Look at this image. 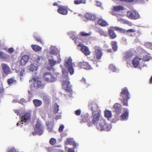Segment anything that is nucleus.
<instances>
[{
    "label": "nucleus",
    "mask_w": 152,
    "mask_h": 152,
    "mask_svg": "<svg viewBox=\"0 0 152 152\" xmlns=\"http://www.w3.org/2000/svg\"><path fill=\"white\" fill-rule=\"evenodd\" d=\"M73 39L74 40L75 42V44H77L80 42L79 40H80L79 38L76 37L74 38Z\"/></svg>",
    "instance_id": "603ef678"
},
{
    "label": "nucleus",
    "mask_w": 152,
    "mask_h": 152,
    "mask_svg": "<svg viewBox=\"0 0 152 152\" xmlns=\"http://www.w3.org/2000/svg\"><path fill=\"white\" fill-rule=\"evenodd\" d=\"M81 113V110L80 109L77 110L75 111V114L77 115H79Z\"/></svg>",
    "instance_id": "864d4df0"
},
{
    "label": "nucleus",
    "mask_w": 152,
    "mask_h": 152,
    "mask_svg": "<svg viewBox=\"0 0 152 152\" xmlns=\"http://www.w3.org/2000/svg\"><path fill=\"white\" fill-rule=\"evenodd\" d=\"M29 58L30 56L29 55H24L19 58L18 62L20 65L23 66L28 62Z\"/></svg>",
    "instance_id": "9d476101"
},
{
    "label": "nucleus",
    "mask_w": 152,
    "mask_h": 152,
    "mask_svg": "<svg viewBox=\"0 0 152 152\" xmlns=\"http://www.w3.org/2000/svg\"><path fill=\"white\" fill-rule=\"evenodd\" d=\"M50 143L52 145H53L56 143V140L53 138H52L49 141Z\"/></svg>",
    "instance_id": "de8ad7c7"
},
{
    "label": "nucleus",
    "mask_w": 152,
    "mask_h": 152,
    "mask_svg": "<svg viewBox=\"0 0 152 152\" xmlns=\"http://www.w3.org/2000/svg\"><path fill=\"white\" fill-rule=\"evenodd\" d=\"M141 59V58L138 57H136L133 59L132 64L135 68H137L138 66L140 61Z\"/></svg>",
    "instance_id": "a211bd4d"
},
{
    "label": "nucleus",
    "mask_w": 152,
    "mask_h": 152,
    "mask_svg": "<svg viewBox=\"0 0 152 152\" xmlns=\"http://www.w3.org/2000/svg\"><path fill=\"white\" fill-rule=\"evenodd\" d=\"M22 124H21V123L20 122V121H18L17 124V125L18 126H20L21 125H22ZM22 126H23L22 125H21V127H22Z\"/></svg>",
    "instance_id": "0e129e2a"
},
{
    "label": "nucleus",
    "mask_w": 152,
    "mask_h": 152,
    "mask_svg": "<svg viewBox=\"0 0 152 152\" xmlns=\"http://www.w3.org/2000/svg\"><path fill=\"white\" fill-rule=\"evenodd\" d=\"M104 115L107 118H111L112 116V113L110 111L107 110L104 112Z\"/></svg>",
    "instance_id": "c9c22d12"
},
{
    "label": "nucleus",
    "mask_w": 152,
    "mask_h": 152,
    "mask_svg": "<svg viewBox=\"0 0 152 152\" xmlns=\"http://www.w3.org/2000/svg\"><path fill=\"white\" fill-rule=\"evenodd\" d=\"M31 47L33 50L35 51H40L42 50V48L37 45H32Z\"/></svg>",
    "instance_id": "c756f323"
},
{
    "label": "nucleus",
    "mask_w": 152,
    "mask_h": 152,
    "mask_svg": "<svg viewBox=\"0 0 152 152\" xmlns=\"http://www.w3.org/2000/svg\"><path fill=\"white\" fill-rule=\"evenodd\" d=\"M108 34L110 37V38L112 39H114L117 37V35L114 31L111 29H109L108 30Z\"/></svg>",
    "instance_id": "5701e85b"
},
{
    "label": "nucleus",
    "mask_w": 152,
    "mask_h": 152,
    "mask_svg": "<svg viewBox=\"0 0 152 152\" xmlns=\"http://www.w3.org/2000/svg\"><path fill=\"white\" fill-rule=\"evenodd\" d=\"M58 7L57 12L59 14L62 15H66L67 14L68 11L66 7L63 6H58Z\"/></svg>",
    "instance_id": "4468645a"
},
{
    "label": "nucleus",
    "mask_w": 152,
    "mask_h": 152,
    "mask_svg": "<svg viewBox=\"0 0 152 152\" xmlns=\"http://www.w3.org/2000/svg\"><path fill=\"white\" fill-rule=\"evenodd\" d=\"M133 56V54L131 51H128L124 53L123 58L125 60H129L132 58Z\"/></svg>",
    "instance_id": "dca6fc26"
},
{
    "label": "nucleus",
    "mask_w": 152,
    "mask_h": 152,
    "mask_svg": "<svg viewBox=\"0 0 152 152\" xmlns=\"http://www.w3.org/2000/svg\"><path fill=\"white\" fill-rule=\"evenodd\" d=\"M48 62L50 65L52 66H54L56 63V61L52 59H49L48 60Z\"/></svg>",
    "instance_id": "c03bdc74"
},
{
    "label": "nucleus",
    "mask_w": 152,
    "mask_h": 152,
    "mask_svg": "<svg viewBox=\"0 0 152 152\" xmlns=\"http://www.w3.org/2000/svg\"><path fill=\"white\" fill-rule=\"evenodd\" d=\"M80 35L82 37L89 36L91 35V32H89V33H87L85 31H83L80 32Z\"/></svg>",
    "instance_id": "473e14b6"
},
{
    "label": "nucleus",
    "mask_w": 152,
    "mask_h": 152,
    "mask_svg": "<svg viewBox=\"0 0 152 152\" xmlns=\"http://www.w3.org/2000/svg\"><path fill=\"white\" fill-rule=\"evenodd\" d=\"M126 16L129 18L134 20L137 19L140 17L139 13L134 11H128L126 14Z\"/></svg>",
    "instance_id": "1a4fd4ad"
},
{
    "label": "nucleus",
    "mask_w": 152,
    "mask_h": 152,
    "mask_svg": "<svg viewBox=\"0 0 152 152\" xmlns=\"http://www.w3.org/2000/svg\"><path fill=\"white\" fill-rule=\"evenodd\" d=\"M47 129L49 132H52L53 131V127L48 126Z\"/></svg>",
    "instance_id": "4d7b16f0"
},
{
    "label": "nucleus",
    "mask_w": 152,
    "mask_h": 152,
    "mask_svg": "<svg viewBox=\"0 0 152 152\" xmlns=\"http://www.w3.org/2000/svg\"><path fill=\"white\" fill-rule=\"evenodd\" d=\"M7 58V55L4 53L0 51V58L6 59Z\"/></svg>",
    "instance_id": "79ce46f5"
},
{
    "label": "nucleus",
    "mask_w": 152,
    "mask_h": 152,
    "mask_svg": "<svg viewBox=\"0 0 152 152\" xmlns=\"http://www.w3.org/2000/svg\"><path fill=\"white\" fill-rule=\"evenodd\" d=\"M82 120L80 121V123H82L83 122H86L88 121L89 119L88 116L87 115H81Z\"/></svg>",
    "instance_id": "bb28decb"
},
{
    "label": "nucleus",
    "mask_w": 152,
    "mask_h": 152,
    "mask_svg": "<svg viewBox=\"0 0 152 152\" xmlns=\"http://www.w3.org/2000/svg\"><path fill=\"white\" fill-rule=\"evenodd\" d=\"M43 60V58L42 57L37 56L35 59V61L38 63H40Z\"/></svg>",
    "instance_id": "37998d69"
},
{
    "label": "nucleus",
    "mask_w": 152,
    "mask_h": 152,
    "mask_svg": "<svg viewBox=\"0 0 152 152\" xmlns=\"http://www.w3.org/2000/svg\"><path fill=\"white\" fill-rule=\"evenodd\" d=\"M122 23L125 24H127L129 26H131L132 25V23L127 20L122 19Z\"/></svg>",
    "instance_id": "a18cd8bd"
},
{
    "label": "nucleus",
    "mask_w": 152,
    "mask_h": 152,
    "mask_svg": "<svg viewBox=\"0 0 152 152\" xmlns=\"http://www.w3.org/2000/svg\"><path fill=\"white\" fill-rule=\"evenodd\" d=\"M142 59L144 61H148L151 59V57L148 55H143Z\"/></svg>",
    "instance_id": "a19ab883"
},
{
    "label": "nucleus",
    "mask_w": 152,
    "mask_h": 152,
    "mask_svg": "<svg viewBox=\"0 0 152 152\" xmlns=\"http://www.w3.org/2000/svg\"><path fill=\"white\" fill-rule=\"evenodd\" d=\"M14 51L15 50L13 48H10V54L14 52Z\"/></svg>",
    "instance_id": "bf43d9fd"
},
{
    "label": "nucleus",
    "mask_w": 152,
    "mask_h": 152,
    "mask_svg": "<svg viewBox=\"0 0 152 152\" xmlns=\"http://www.w3.org/2000/svg\"><path fill=\"white\" fill-rule=\"evenodd\" d=\"M63 79L62 83V86L66 91L67 92H70L72 89L70 86V82L69 81L68 76V73L66 71L63 72Z\"/></svg>",
    "instance_id": "f03ea898"
},
{
    "label": "nucleus",
    "mask_w": 152,
    "mask_h": 152,
    "mask_svg": "<svg viewBox=\"0 0 152 152\" xmlns=\"http://www.w3.org/2000/svg\"><path fill=\"white\" fill-rule=\"evenodd\" d=\"M94 56L95 60H100L103 55V53L101 49L99 47L95 46L94 47Z\"/></svg>",
    "instance_id": "0eeeda50"
},
{
    "label": "nucleus",
    "mask_w": 152,
    "mask_h": 152,
    "mask_svg": "<svg viewBox=\"0 0 152 152\" xmlns=\"http://www.w3.org/2000/svg\"><path fill=\"white\" fill-rule=\"evenodd\" d=\"M130 98V93L126 87L122 89L120 94L119 100L124 106H128V101Z\"/></svg>",
    "instance_id": "f257e3e1"
},
{
    "label": "nucleus",
    "mask_w": 152,
    "mask_h": 152,
    "mask_svg": "<svg viewBox=\"0 0 152 152\" xmlns=\"http://www.w3.org/2000/svg\"><path fill=\"white\" fill-rule=\"evenodd\" d=\"M59 106L56 103L54 105L53 109V112L55 114L57 113L59 110Z\"/></svg>",
    "instance_id": "ea45409f"
},
{
    "label": "nucleus",
    "mask_w": 152,
    "mask_h": 152,
    "mask_svg": "<svg viewBox=\"0 0 152 152\" xmlns=\"http://www.w3.org/2000/svg\"><path fill=\"white\" fill-rule=\"evenodd\" d=\"M98 32L101 35H103L104 37H107V32L104 31L102 29H100L99 31Z\"/></svg>",
    "instance_id": "4c0bfd02"
},
{
    "label": "nucleus",
    "mask_w": 152,
    "mask_h": 152,
    "mask_svg": "<svg viewBox=\"0 0 152 152\" xmlns=\"http://www.w3.org/2000/svg\"><path fill=\"white\" fill-rule=\"evenodd\" d=\"M98 23L102 27H105L109 25L108 23L102 18L98 19Z\"/></svg>",
    "instance_id": "4be33fe9"
},
{
    "label": "nucleus",
    "mask_w": 152,
    "mask_h": 152,
    "mask_svg": "<svg viewBox=\"0 0 152 152\" xmlns=\"http://www.w3.org/2000/svg\"><path fill=\"white\" fill-rule=\"evenodd\" d=\"M86 18L91 20H94L96 19V18L95 15L91 13H87L85 14V15Z\"/></svg>",
    "instance_id": "412c9836"
},
{
    "label": "nucleus",
    "mask_w": 152,
    "mask_h": 152,
    "mask_svg": "<svg viewBox=\"0 0 152 152\" xmlns=\"http://www.w3.org/2000/svg\"><path fill=\"white\" fill-rule=\"evenodd\" d=\"M10 152H17L15 149L12 148L10 150Z\"/></svg>",
    "instance_id": "680f3d73"
},
{
    "label": "nucleus",
    "mask_w": 152,
    "mask_h": 152,
    "mask_svg": "<svg viewBox=\"0 0 152 152\" xmlns=\"http://www.w3.org/2000/svg\"><path fill=\"white\" fill-rule=\"evenodd\" d=\"M64 128V125L61 124L60 125L58 131L59 132H61L63 130V129Z\"/></svg>",
    "instance_id": "8fccbe9b"
},
{
    "label": "nucleus",
    "mask_w": 152,
    "mask_h": 152,
    "mask_svg": "<svg viewBox=\"0 0 152 152\" xmlns=\"http://www.w3.org/2000/svg\"><path fill=\"white\" fill-rule=\"evenodd\" d=\"M31 118V115L30 114L28 113H26L24 114V115L21 118V120L20 121V122L21 123V124H23V122H27L30 120Z\"/></svg>",
    "instance_id": "2eb2a0df"
},
{
    "label": "nucleus",
    "mask_w": 152,
    "mask_h": 152,
    "mask_svg": "<svg viewBox=\"0 0 152 152\" xmlns=\"http://www.w3.org/2000/svg\"><path fill=\"white\" fill-rule=\"evenodd\" d=\"M97 129L101 131H109L111 129V126L108 124L104 119L101 120L96 125Z\"/></svg>",
    "instance_id": "7ed1b4c3"
},
{
    "label": "nucleus",
    "mask_w": 152,
    "mask_h": 152,
    "mask_svg": "<svg viewBox=\"0 0 152 152\" xmlns=\"http://www.w3.org/2000/svg\"><path fill=\"white\" fill-rule=\"evenodd\" d=\"M93 118L92 121H90L88 123L89 126H90L93 124H94L99 120L100 116V113L99 112L96 113L94 114H92Z\"/></svg>",
    "instance_id": "9b49d317"
},
{
    "label": "nucleus",
    "mask_w": 152,
    "mask_h": 152,
    "mask_svg": "<svg viewBox=\"0 0 152 152\" xmlns=\"http://www.w3.org/2000/svg\"><path fill=\"white\" fill-rule=\"evenodd\" d=\"M26 100L23 98L21 99L19 101V103L22 104H23L24 103H26Z\"/></svg>",
    "instance_id": "3c124183"
},
{
    "label": "nucleus",
    "mask_w": 152,
    "mask_h": 152,
    "mask_svg": "<svg viewBox=\"0 0 152 152\" xmlns=\"http://www.w3.org/2000/svg\"><path fill=\"white\" fill-rule=\"evenodd\" d=\"M127 35L129 36L133 37L134 36L136 38L140 37L142 34L141 31L140 30L136 31L134 29H130L127 30Z\"/></svg>",
    "instance_id": "423d86ee"
},
{
    "label": "nucleus",
    "mask_w": 152,
    "mask_h": 152,
    "mask_svg": "<svg viewBox=\"0 0 152 152\" xmlns=\"http://www.w3.org/2000/svg\"><path fill=\"white\" fill-rule=\"evenodd\" d=\"M2 67L4 73L6 75L8 74L10 70L8 66L5 64H2Z\"/></svg>",
    "instance_id": "a878e982"
},
{
    "label": "nucleus",
    "mask_w": 152,
    "mask_h": 152,
    "mask_svg": "<svg viewBox=\"0 0 152 152\" xmlns=\"http://www.w3.org/2000/svg\"><path fill=\"white\" fill-rule=\"evenodd\" d=\"M81 81L83 82H84V83H86V80L85 78H83L81 80Z\"/></svg>",
    "instance_id": "69168bd1"
},
{
    "label": "nucleus",
    "mask_w": 152,
    "mask_h": 152,
    "mask_svg": "<svg viewBox=\"0 0 152 152\" xmlns=\"http://www.w3.org/2000/svg\"><path fill=\"white\" fill-rule=\"evenodd\" d=\"M17 81L16 80H14L12 78H10V86L12 84H15L16 83Z\"/></svg>",
    "instance_id": "09e8293b"
},
{
    "label": "nucleus",
    "mask_w": 152,
    "mask_h": 152,
    "mask_svg": "<svg viewBox=\"0 0 152 152\" xmlns=\"http://www.w3.org/2000/svg\"><path fill=\"white\" fill-rule=\"evenodd\" d=\"M113 29L115 30L118 31L120 32L121 33H124L126 34H127V30H126L125 29L120 28L118 26H115L113 27Z\"/></svg>",
    "instance_id": "393cba45"
},
{
    "label": "nucleus",
    "mask_w": 152,
    "mask_h": 152,
    "mask_svg": "<svg viewBox=\"0 0 152 152\" xmlns=\"http://www.w3.org/2000/svg\"><path fill=\"white\" fill-rule=\"evenodd\" d=\"M110 70L113 72H116L117 71V69L115 66L113 64H110L109 67Z\"/></svg>",
    "instance_id": "f704fd0d"
},
{
    "label": "nucleus",
    "mask_w": 152,
    "mask_h": 152,
    "mask_svg": "<svg viewBox=\"0 0 152 152\" xmlns=\"http://www.w3.org/2000/svg\"><path fill=\"white\" fill-rule=\"evenodd\" d=\"M149 83L150 84H152V76H151V77L150 79V80L149 81Z\"/></svg>",
    "instance_id": "338daca9"
},
{
    "label": "nucleus",
    "mask_w": 152,
    "mask_h": 152,
    "mask_svg": "<svg viewBox=\"0 0 152 152\" xmlns=\"http://www.w3.org/2000/svg\"><path fill=\"white\" fill-rule=\"evenodd\" d=\"M124 10L123 7L121 6H117L114 7L113 11L111 12V13L113 15H116L114 13V11H119L121 10Z\"/></svg>",
    "instance_id": "6ab92c4d"
},
{
    "label": "nucleus",
    "mask_w": 152,
    "mask_h": 152,
    "mask_svg": "<svg viewBox=\"0 0 152 152\" xmlns=\"http://www.w3.org/2000/svg\"><path fill=\"white\" fill-rule=\"evenodd\" d=\"M74 145L75 148H77V147L78 146V144L75 143H74Z\"/></svg>",
    "instance_id": "774afa93"
},
{
    "label": "nucleus",
    "mask_w": 152,
    "mask_h": 152,
    "mask_svg": "<svg viewBox=\"0 0 152 152\" xmlns=\"http://www.w3.org/2000/svg\"><path fill=\"white\" fill-rule=\"evenodd\" d=\"M59 74L57 73L52 75L50 73L46 72L44 74L43 76L45 81L52 83L55 81L59 77Z\"/></svg>",
    "instance_id": "20e7f679"
},
{
    "label": "nucleus",
    "mask_w": 152,
    "mask_h": 152,
    "mask_svg": "<svg viewBox=\"0 0 152 152\" xmlns=\"http://www.w3.org/2000/svg\"><path fill=\"white\" fill-rule=\"evenodd\" d=\"M71 65H72V59L71 58H69L65 60V65L67 67L71 66Z\"/></svg>",
    "instance_id": "7c9ffc66"
},
{
    "label": "nucleus",
    "mask_w": 152,
    "mask_h": 152,
    "mask_svg": "<svg viewBox=\"0 0 152 152\" xmlns=\"http://www.w3.org/2000/svg\"><path fill=\"white\" fill-rule=\"evenodd\" d=\"M79 68H83L86 69H90L92 68L91 66L88 62H80L78 64Z\"/></svg>",
    "instance_id": "ddd939ff"
},
{
    "label": "nucleus",
    "mask_w": 152,
    "mask_h": 152,
    "mask_svg": "<svg viewBox=\"0 0 152 152\" xmlns=\"http://www.w3.org/2000/svg\"><path fill=\"white\" fill-rule=\"evenodd\" d=\"M50 53L53 55L56 54V51L55 50L52 49L50 51Z\"/></svg>",
    "instance_id": "6e6d98bb"
},
{
    "label": "nucleus",
    "mask_w": 152,
    "mask_h": 152,
    "mask_svg": "<svg viewBox=\"0 0 152 152\" xmlns=\"http://www.w3.org/2000/svg\"><path fill=\"white\" fill-rule=\"evenodd\" d=\"M129 114V110H127L121 116L122 120L125 121L127 120L128 118Z\"/></svg>",
    "instance_id": "b1692460"
},
{
    "label": "nucleus",
    "mask_w": 152,
    "mask_h": 152,
    "mask_svg": "<svg viewBox=\"0 0 152 152\" xmlns=\"http://www.w3.org/2000/svg\"><path fill=\"white\" fill-rule=\"evenodd\" d=\"M72 140L70 138H68L67 140L65 142V144L66 145L68 144L70 145L72 143Z\"/></svg>",
    "instance_id": "49530a36"
},
{
    "label": "nucleus",
    "mask_w": 152,
    "mask_h": 152,
    "mask_svg": "<svg viewBox=\"0 0 152 152\" xmlns=\"http://www.w3.org/2000/svg\"><path fill=\"white\" fill-rule=\"evenodd\" d=\"M77 46L81 48V50L86 56L90 54L91 52L88 48L86 46H84L82 43L79 44Z\"/></svg>",
    "instance_id": "f8f14e48"
},
{
    "label": "nucleus",
    "mask_w": 152,
    "mask_h": 152,
    "mask_svg": "<svg viewBox=\"0 0 152 152\" xmlns=\"http://www.w3.org/2000/svg\"><path fill=\"white\" fill-rule=\"evenodd\" d=\"M68 70L70 73L71 75H73L74 73V70L73 68L72 65H71V66L67 67Z\"/></svg>",
    "instance_id": "e433bc0d"
},
{
    "label": "nucleus",
    "mask_w": 152,
    "mask_h": 152,
    "mask_svg": "<svg viewBox=\"0 0 152 152\" xmlns=\"http://www.w3.org/2000/svg\"><path fill=\"white\" fill-rule=\"evenodd\" d=\"M113 108L115 113L119 114L121 113V105L118 103H115L113 106Z\"/></svg>",
    "instance_id": "f3484780"
},
{
    "label": "nucleus",
    "mask_w": 152,
    "mask_h": 152,
    "mask_svg": "<svg viewBox=\"0 0 152 152\" xmlns=\"http://www.w3.org/2000/svg\"><path fill=\"white\" fill-rule=\"evenodd\" d=\"M68 152H75L74 149L73 148H69L68 150Z\"/></svg>",
    "instance_id": "13d9d810"
},
{
    "label": "nucleus",
    "mask_w": 152,
    "mask_h": 152,
    "mask_svg": "<svg viewBox=\"0 0 152 152\" xmlns=\"http://www.w3.org/2000/svg\"><path fill=\"white\" fill-rule=\"evenodd\" d=\"M33 102L36 107L40 106L42 104V102L41 100L37 99H34Z\"/></svg>",
    "instance_id": "cd10ccee"
},
{
    "label": "nucleus",
    "mask_w": 152,
    "mask_h": 152,
    "mask_svg": "<svg viewBox=\"0 0 152 152\" xmlns=\"http://www.w3.org/2000/svg\"><path fill=\"white\" fill-rule=\"evenodd\" d=\"M74 3L75 4L78 5L81 4H85L86 3V0H75Z\"/></svg>",
    "instance_id": "2f4dec72"
},
{
    "label": "nucleus",
    "mask_w": 152,
    "mask_h": 152,
    "mask_svg": "<svg viewBox=\"0 0 152 152\" xmlns=\"http://www.w3.org/2000/svg\"><path fill=\"white\" fill-rule=\"evenodd\" d=\"M37 69V67L33 64H31L30 66L29 69L30 71L32 72L36 71Z\"/></svg>",
    "instance_id": "58836bf2"
},
{
    "label": "nucleus",
    "mask_w": 152,
    "mask_h": 152,
    "mask_svg": "<svg viewBox=\"0 0 152 152\" xmlns=\"http://www.w3.org/2000/svg\"><path fill=\"white\" fill-rule=\"evenodd\" d=\"M57 58H58V61H57V62L58 63H59L61 62V59L59 56H58V57H57Z\"/></svg>",
    "instance_id": "052dcab7"
},
{
    "label": "nucleus",
    "mask_w": 152,
    "mask_h": 152,
    "mask_svg": "<svg viewBox=\"0 0 152 152\" xmlns=\"http://www.w3.org/2000/svg\"><path fill=\"white\" fill-rule=\"evenodd\" d=\"M98 105L95 103L91 102L88 105V108L92 111V114L94 113V111L98 108Z\"/></svg>",
    "instance_id": "aec40b11"
},
{
    "label": "nucleus",
    "mask_w": 152,
    "mask_h": 152,
    "mask_svg": "<svg viewBox=\"0 0 152 152\" xmlns=\"http://www.w3.org/2000/svg\"><path fill=\"white\" fill-rule=\"evenodd\" d=\"M119 0L120 1H121L129 2H131V0Z\"/></svg>",
    "instance_id": "e2e57ef3"
},
{
    "label": "nucleus",
    "mask_w": 152,
    "mask_h": 152,
    "mask_svg": "<svg viewBox=\"0 0 152 152\" xmlns=\"http://www.w3.org/2000/svg\"><path fill=\"white\" fill-rule=\"evenodd\" d=\"M34 37L36 41H37L38 42L42 44H43V41L40 37L36 36H34Z\"/></svg>",
    "instance_id": "72a5a7b5"
},
{
    "label": "nucleus",
    "mask_w": 152,
    "mask_h": 152,
    "mask_svg": "<svg viewBox=\"0 0 152 152\" xmlns=\"http://www.w3.org/2000/svg\"><path fill=\"white\" fill-rule=\"evenodd\" d=\"M29 81L31 82V86L35 89H37L43 87L42 82L39 77H34Z\"/></svg>",
    "instance_id": "39448f33"
},
{
    "label": "nucleus",
    "mask_w": 152,
    "mask_h": 152,
    "mask_svg": "<svg viewBox=\"0 0 152 152\" xmlns=\"http://www.w3.org/2000/svg\"><path fill=\"white\" fill-rule=\"evenodd\" d=\"M49 152H64V151L61 150L57 151L54 150H51L49 151Z\"/></svg>",
    "instance_id": "5fc2aeb1"
},
{
    "label": "nucleus",
    "mask_w": 152,
    "mask_h": 152,
    "mask_svg": "<svg viewBox=\"0 0 152 152\" xmlns=\"http://www.w3.org/2000/svg\"><path fill=\"white\" fill-rule=\"evenodd\" d=\"M111 45L112 46V49L115 52L117 51L118 49V46L117 45V42L115 41H112L111 42Z\"/></svg>",
    "instance_id": "c85d7f7f"
},
{
    "label": "nucleus",
    "mask_w": 152,
    "mask_h": 152,
    "mask_svg": "<svg viewBox=\"0 0 152 152\" xmlns=\"http://www.w3.org/2000/svg\"><path fill=\"white\" fill-rule=\"evenodd\" d=\"M34 131L32 132L33 135L38 134L39 135L42 134L43 133V129L41 124L38 122L35 125V127L34 128Z\"/></svg>",
    "instance_id": "6e6552de"
}]
</instances>
